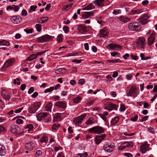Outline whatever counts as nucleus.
Instances as JSON below:
<instances>
[{"label":"nucleus","instance_id":"bb28decb","mask_svg":"<svg viewBox=\"0 0 157 157\" xmlns=\"http://www.w3.org/2000/svg\"><path fill=\"white\" fill-rule=\"evenodd\" d=\"M119 119V117L118 116L115 117L114 118L112 119V120L111 121V124L113 125L116 124L118 121Z\"/></svg>","mask_w":157,"mask_h":157},{"label":"nucleus","instance_id":"a18cd8bd","mask_svg":"<svg viewBox=\"0 0 157 157\" xmlns=\"http://www.w3.org/2000/svg\"><path fill=\"white\" fill-rule=\"evenodd\" d=\"M54 90V87H51L45 90L44 92L45 93L50 92Z\"/></svg>","mask_w":157,"mask_h":157},{"label":"nucleus","instance_id":"6e6552de","mask_svg":"<svg viewBox=\"0 0 157 157\" xmlns=\"http://www.w3.org/2000/svg\"><path fill=\"white\" fill-rule=\"evenodd\" d=\"M137 88L135 86H132L131 87L128 92L127 93V96H136L137 95Z\"/></svg>","mask_w":157,"mask_h":157},{"label":"nucleus","instance_id":"dca6fc26","mask_svg":"<svg viewBox=\"0 0 157 157\" xmlns=\"http://www.w3.org/2000/svg\"><path fill=\"white\" fill-rule=\"evenodd\" d=\"M47 113L40 112L38 113L36 115V118L39 121H40L41 120H44L45 119V117H47Z\"/></svg>","mask_w":157,"mask_h":157},{"label":"nucleus","instance_id":"f03ea898","mask_svg":"<svg viewBox=\"0 0 157 157\" xmlns=\"http://www.w3.org/2000/svg\"><path fill=\"white\" fill-rule=\"evenodd\" d=\"M53 37L48 35H45L38 38L36 41L38 43H44L53 40Z\"/></svg>","mask_w":157,"mask_h":157},{"label":"nucleus","instance_id":"e2e57ef3","mask_svg":"<svg viewBox=\"0 0 157 157\" xmlns=\"http://www.w3.org/2000/svg\"><path fill=\"white\" fill-rule=\"evenodd\" d=\"M34 90V88L33 87H30L29 90L28 91V93L29 94H31L32 93Z\"/></svg>","mask_w":157,"mask_h":157},{"label":"nucleus","instance_id":"9b49d317","mask_svg":"<svg viewBox=\"0 0 157 157\" xmlns=\"http://www.w3.org/2000/svg\"><path fill=\"white\" fill-rule=\"evenodd\" d=\"M1 95L4 99L7 100H9L11 97L10 93L5 90H2L1 92Z\"/></svg>","mask_w":157,"mask_h":157},{"label":"nucleus","instance_id":"c756f323","mask_svg":"<svg viewBox=\"0 0 157 157\" xmlns=\"http://www.w3.org/2000/svg\"><path fill=\"white\" fill-rule=\"evenodd\" d=\"M130 18H127L126 17H121L119 18V20L124 23H126L130 20Z\"/></svg>","mask_w":157,"mask_h":157},{"label":"nucleus","instance_id":"2eb2a0df","mask_svg":"<svg viewBox=\"0 0 157 157\" xmlns=\"http://www.w3.org/2000/svg\"><path fill=\"white\" fill-rule=\"evenodd\" d=\"M105 134L101 135H97L95 138V143L96 144H98L100 143L101 140H103L105 137Z\"/></svg>","mask_w":157,"mask_h":157},{"label":"nucleus","instance_id":"bf43d9fd","mask_svg":"<svg viewBox=\"0 0 157 157\" xmlns=\"http://www.w3.org/2000/svg\"><path fill=\"white\" fill-rule=\"evenodd\" d=\"M119 71V70H118L116 71H115L112 75V77L115 78L118 75V73L117 72Z\"/></svg>","mask_w":157,"mask_h":157},{"label":"nucleus","instance_id":"a878e982","mask_svg":"<svg viewBox=\"0 0 157 157\" xmlns=\"http://www.w3.org/2000/svg\"><path fill=\"white\" fill-rule=\"evenodd\" d=\"M143 12L141 10H132L130 12V14L131 15H134L135 14H139Z\"/></svg>","mask_w":157,"mask_h":157},{"label":"nucleus","instance_id":"ea45409f","mask_svg":"<svg viewBox=\"0 0 157 157\" xmlns=\"http://www.w3.org/2000/svg\"><path fill=\"white\" fill-rule=\"evenodd\" d=\"M86 7L88 9L87 10H90L94 9V7L92 3H90L89 5L86 6Z\"/></svg>","mask_w":157,"mask_h":157},{"label":"nucleus","instance_id":"338daca9","mask_svg":"<svg viewBox=\"0 0 157 157\" xmlns=\"http://www.w3.org/2000/svg\"><path fill=\"white\" fill-rule=\"evenodd\" d=\"M132 75L131 74H128L126 76V78L128 80H130L131 79Z\"/></svg>","mask_w":157,"mask_h":157},{"label":"nucleus","instance_id":"ddd939ff","mask_svg":"<svg viewBox=\"0 0 157 157\" xmlns=\"http://www.w3.org/2000/svg\"><path fill=\"white\" fill-rule=\"evenodd\" d=\"M149 146V145L147 142H145L140 146L141 152L143 153H144L146 151H148Z\"/></svg>","mask_w":157,"mask_h":157},{"label":"nucleus","instance_id":"a19ab883","mask_svg":"<svg viewBox=\"0 0 157 157\" xmlns=\"http://www.w3.org/2000/svg\"><path fill=\"white\" fill-rule=\"evenodd\" d=\"M6 153V149L3 147V148H1L0 149V155L1 156L4 155Z\"/></svg>","mask_w":157,"mask_h":157},{"label":"nucleus","instance_id":"4468645a","mask_svg":"<svg viewBox=\"0 0 157 157\" xmlns=\"http://www.w3.org/2000/svg\"><path fill=\"white\" fill-rule=\"evenodd\" d=\"M149 17L147 14H145L140 18L138 19V21L141 23L142 25L145 24L147 22V19L149 18Z\"/></svg>","mask_w":157,"mask_h":157},{"label":"nucleus","instance_id":"4c0bfd02","mask_svg":"<svg viewBox=\"0 0 157 157\" xmlns=\"http://www.w3.org/2000/svg\"><path fill=\"white\" fill-rule=\"evenodd\" d=\"M35 27L37 31L38 32H40L41 30V25L40 24H36Z\"/></svg>","mask_w":157,"mask_h":157},{"label":"nucleus","instance_id":"4d7b16f0","mask_svg":"<svg viewBox=\"0 0 157 157\" xmlns=\"http://www.w3.org/2000/svg\"><path fill=\"white\" fill-rule=\"evenodd\" d=\"M82 60V59L77 60L76 59H74L72 60V62L76 63H80Z\"/></svg>","mask_w":157,"mask_h":157},{"label":"nucleus","instance_id":"4be33fe9","mask_svg":"<svg viewBox=\"0 0 157 157\" xmlns=\"http://www.w3.org/2000/svg\"><path fill=\"white\" fill-rule=\"evenodd\" d=\"M104 1L105 0H95L93 2L98 6H104Z\"/></svg>","mask_w":157,"mask_h":157},{"label":"nucleus","instance_id":"13d9d810","mask_svg":"<svg viewBox=\"0 0 157 157\" xmlns=\"http://www.w3.org/2000/svg\"><path fill=\"white\" fill-rule=\"evenodd\" d=\"M27 14V12L26 10L25 9H23L21 12V15L24 16H25Z\"/></svg>","mask_w":157,"mask_h":157},{"label":"nucleus","instance_id":"aec40b11","mask_svg":"<svg viewBox=\"0 0 157 157\" xmlns=\"http://www.w3.org/2000/svg\"><path fill=\"white\" fill-rule=\"evenodd\" d=\"M35 147L34 143L32 142H30L27 143L25 145V148L29 151H32L33 150V148Z\"/></svg>","mask_w":157,"mask_h":157},{"label":"nucleus","instance_id":"f8f14e48","mask_svg":"<svg viewBox=\"0 0 157 157\" xmlns=\"http://www.w3.org/2000/svg\"><path fill=\"white\" fill-rule=\"evenodd\" d=\"M11 21L15 24L20 23L22 21V18L19 16H13L11 18Z\"/></svg>","mask_w":157,"mask_h":157},{"label":"nucleus","instance_id":"3c124183","mask_svg":"<svg viewBox=\"0 0 157 157\" xmlns=\"http://www.w3.org/2000/svg\"><path fill=\"white\" fill-rule=\"evenodd\" d=\"M63 30L66 33H67L69 31V28L68 26H64L63 27Z\"/></svg>","mask_w":157,"mask_h":157},{"label":"nucleus","instance_id":"7c9ffc66","mask_svg":"<svg viewBox=\"0 0 157 157\" xmlns=\"http://www.w3.org/2000/svg\"><path fill=\"white\" fill-rule=\"evenodd\" d=\"M52 105V104L50 102L48 103L46 106L45 107V110L48 111H51Z\"/></svg>","mask_w":157,"mask_h":157},{"label":"nucleus","instance_id":"412c9836","mask_svg":"<svg viewBox=\"0 0 157 157\" xmlns=\"http://www.w3.org/2000/svg\"><path fill=\"white\" fill-rule=\"evenodd\" d=\"M14 61V59L12 58L10 59H9L4 64V67H7L11 66L13 64Z\"/></svg>","mask_w":157,"mask_h":157},{"label":"nucleus","instance_id":"680f3d73","mask_svg":"<svg viewBox=\"0 0 157 157\" xmlns=\"http://www.w3.org/2000/svg\"><path fill=\"white\" fill-rule=\"evenodd\" d=\"M5 107V105L4 104L3 102L0 99V109H3V107Z\"/></svg>","mask_w":157,"mask_h":157},{"label":"nucleus","instance_id":"5fc2aeb1","mask_svg":"<svg viewBox=\"0 0 157 157\" xmlns=\"http://www.w3.org/2000/svg\"><path fill=\"white\" fill-rule=\"evenodd\" d=\"M24 30L27 33H33V29H25Z\"/></svg>","mask_w":157,"mask_h":157},{"label":"nucleus","instance_id":"0e129e2a","mask_svg":"<svg viewBox=\"0 0 157 157\" xmlns=\"http://www.w3.org/2000/svg\"><path fill=\"white\" fill-rule=\"evenodd\" d=\"M26 87V85L25 84H23L21 85L20 89L22 90H24L25 89Z\"/></svg>","mask_w":157,"mask_h":157},{"label":"nucleus","instance_id":"c03bdc74","mask_svg":"<svg viewBox=\"0 0 157 157\" xmlns=\"http://www.w3.org/2000/svg\"><path fill=\"white\" fill-rule=\"evenodd\" d=\"M94 123V120L93 119H91V118H90V119H89L88 120H87L86 121V123L87 125H89V124H92Z\"/></svg>","mask_w":157,"mask_h":157},{"label":"nucleus","instance_id":"0eeeda50","mask_svg":"<svg viewBox=\"0 0 157 157\" xmlns=\"http://www.w3.org/2000/svg\"><path fill=\"white\" fill-rule=\"evenodd\" d=\"M114 146L112 145L111 144L107 143L105 144L103 149L105 152L110 153L114 150Z\"/></svg>","mask_w":157,"mask_h":157},{"label":"nucleus","instance_id":"864d4df0","mask_svg":"<svg viewBox=\"0 0 157 157\" xmlns=\"http://www.w3.org/2000/svg\"><path fill=\"white\" fill-rule=\"evenodd\" d=\"M6 131V129L3 126L0 125V134L2 132H4Z\"/></svg>","mask_w":157,"mask_h":157},{"label":"nucleus","instance_id":"09e8293b","mask_svg":"<svg viewBox=\"0 0 157 157\" xmlns=\"http://www.w3.org/2000/svg\"><path fill=\"white\" fill-rule=\"evenodd\" d=\"M138 116L136 115H135L134 117H132L130 119L131 121L135 122L137 121V119L138 118Z\"/></svg>","mask_w":157,"mask_h":157},{"label":"nucleus","instance_id":"37998d69","mask_svg":"<svg viewBox=\"0 0 157 157\" xmlns=\"http://www.w3.org/2000/svg\"><path fill=\"white\" fill-rule=\"evenodd\" d=\"M125 143L128 147H131L133 146V143L132 142H125Z\"/></svg>","mask_w":157,"mask_h":157},{"label":"nucleus","instance_id":"7ed1b4c3","mask_svg":"<svg viewBox=\"0 0 157 157\" xmlns=\"http://www.w3.org/2000/svg\"><path fill=\"white\" fill-rule=\"evenodd\" d=\"M128 28L131 31H138L141 29L140 24L136 22H133L130 23Z\"/></svg>","mask_w":157,"mask_h":157},{"label":"nucleus","instance_id":"423d86ee","mask_svg":"<svg viewBox=\"0 0 157 157\" xmlns=\"http://www.w3.org/2000/svg\"><path fill=\"white\" fill-rule=\"evenodd\" d=\"M10 131L11 132L16 135L20 134V129L19 127L16 125H13L10 126Z\"/></svg>","mask_w":157,"mask_h":157},{"label":"nucleus","instance_id":"49530a36","mask_svg":"<svg viewBox=\"0 0 157 157\" xmlns=\"http://www.w3.org/2000/svg\"><path fill=\"white\" fill-rule=\"evenodd\" d=\"M48 140V137L44 136L40 140L41 142H46Z\"/></svg>","mask_w":157,"mask_h":157},{"label":"nucleus","instance_id":"de8ad7c7","mask_svg":"<svg viewBox=\"0 0 157 157\" xmlns=\"http://www.w3.org/2000/svg\"><path fill=\"white\" fill-rule=\"evenodd\" d=\"M42 152L40 150L37 151L35 155L36 157L42 155Z\"/></svg>","mask_w":157,"mask_h":157},{"label":"nucleus","instance_id":"79ce46f5","mask_svg":"<svg viewBox=\"0 0 157 157\" xmlns=\"http://www.w3.org/2000/svg\"><path fill=\"white\" fill-rule=\"evenodd\" d=\"M63 35L62 34H59L57 37V41L58 42H61L62 41V38Z\"/></svg>","mask_w":157,"mask_h":157},{"label":"nucleus","instance_id":"f257e3e1","mask_svg":"<svg viewBox=\"0 0 157 157\" xmlns=\"http://www.w3.org/2000/svg\"><path fill=\"white\" fill-rule=\"evenodd\" d=\"M88 132L92 133L100 134L104 132L103 128L100 126H96L90 128Z\"/></svg>","mask_w":157,"mask_h":157},{"label":"nucleus","instance_id":"1a4fd4ad","mask_svg":"<svg viewBox=\"0 0 157 157\" xmlns=\"http://www.w3.org/2000/svg\"><path fill=\"white\" fill-rule=\"evenodd\" d=\"M86 114H82L80 116H78L76 118L74 119L73 122L75 124H81L82 123L83 120L86 117Z\"/></svg>","mask_w":157,"mask_h":157},{"label":"nucleus","instance_id":"69168bd1","mask_svg":"<svg viewBox=\"0 0 157 157\" xmlns=\"http://www.w3.org/2000/svg\"><path fill=\"white\" fill-rule=\"evenodd\" d=\"M16 122L18 124H22L23 123V121L21 119H18L16 120Z\"/></svg>","mask_w":157,"mask_h":157},{"label":"nucleus","instance_id":"603ef678","mask_svg":"<svg viewBox=\"0 0 157 157\" xmlns=\"http://www.w3.org/2000/svg\"><path fill=\"white\" fill-rule=\"evenodd\" d=\"M62 68H59L55 71V73L57 74H62Z\"/></svg>","mask_w":157,"mask_h":157},{"label":"nucleus","instance_id":"8fccbe9b","mask_svg":"<svg viewBox=\"0 0 157 157\" xmlns=\"http://www.w3.org/2000/svg\"><path fill=\"white\" fill-rule=\"evenodd\" d=\"M121 11L120 10H114L113 12V13L115 15H117L118 14H119L121 13Z\"/></svg>","mask_w":157,"mask_h":157},{"label":"nucleus","instance_id":"9d476101","mask_svg":"<svg viewBox=\"0 0 157 157\" xmlns=\"http://www.w3.org/2000/svg\"><path fill=\"white\" fill-rule=\"evenodd\" d=\"M155 34L154 32L151 34L150 36L147 39V43L149 46H151L154 43L155 39Z\"/></svg>","mask_w":157,"mask_h":157},{"label":"nucleus","instance_id":"774afa93","mask_svg":"<svg viewBox=\"0 0 157 157\" xmlns=\"http://www.w3.org/2000/svg\"><path fill=\"white\" fill-rule=\"evenodd\" d=\"M124 155L125 156L127 157H132V154L129 153H124Z\"/></svg>","mask_w":157,"mask_h":157},{"label":"nucleus","instance_id":"b1692460","mask_svg":"<svg viewBox=\"0 0 157 157\" xmlns=\"http://www.w3.org/2000/svg\"><path fill=\"white\" fill-rule=\"evenodd\" d=\"M108 47L112 49H117V48H121V47L119 45L114 44H109Z\"/></svg>","mask_w":157,"mask_h":157},{"label":"nucleus","instance_id":"39448f33","mask_svg":"<svg viewBox=\"0 0 157 157\" xmlns=\"http://www.w3.org/2000/svg\"><path fill=\"white\" fill-rule=\"evenodd\" d=\"M145 41V38L142 37H140L137 39L136 42L137 45L140 48L144 49L146 45Z\"/></svg>","mask_w":157,"mask_h":157},{"label":"nucleus","instance_id":"20e7f679","mask_svg":"<svg viewBox=\"0 0 157 157\" xmlns=\"http://www.w3.org/2000/svg\"><path fill=\"white\" fill-rule=\"evenodd\" d=\"M40 106V104L39 103L36 102L32 104L29 107L28 111L29 113H34Z\"/></svg>","mask_w":157,"mask_h":157},{"label":"nucleus","instance_id":"393cba45","mask_svg":"<svg viewBox=\"0 0 157 157\" xmlns=\"http://www.w3.org/2000/svg\"><path fill=\"white\" fill-rule=\"evenodd\" d=\"M94 13L91 12H85L82 15V17L83 19L88 18L90 16L93 15Z\"/></svg>","mask_w":157,"mask_h":157},{"label":"nucleus","instance_id":"2f4dec72","mask_svg":"<svg viewBox=\"0 0 157 157\" xmlns=\"http://www.w3.org/2000/svg\"><path fill=\"white\" fill-rule=\"evenodd\" d=\"M0 45H6L9 46L10 45V43L8 41L5 40H3L0 41Z\"/></svg>","mask_w":157,"mask_h":157},{"label":"nucleus","instance_id":"473e14b6","mask_svg":"<svg viewBox=\"0 0 157 157\" xmlns=\"http://www.w3.org/2000/svg\"><path fill=\"white\" fill-rule=\"evenodd\" d=\"M82 99L81 97L78 96L77 97L73 100V102L74 103H78L79 102L81 101Z\"/></svg>","mask_w":157,"mask_h":157},{"label":"nucleus","instance_id":"c9c22d12","mask_svg":"<svg viewBox=\"0 0 157 157\" xmlns=\"http://www.w3.org/2000/svg\"><path fill=\"white\" fill-rule=\"evenodd\" d=\"M60 126V124L58 123H56L52 126V128L53 130H57Z\"/></svg>","mask_w":157,"mask_h":157},{"label":"nucleus","instance_id":"6ab92c4d","mask_svg":"<svg viewBox=\"0 0 157 157\" xmlns=\"http://www.w3.org/2000/svg\"><path fill=\"white\" fill-rule=\"evenodd\" d=\"M78 31L81 33H84L87 32V28L83 25H78Z\"/></svg>","mask_w":157,"mask_h":157},{"label":"nucleus","instance_id":"c85d7f7f","mask_svg":"<svg viewBox=\"0 0 157 157\" xmlns=\"http://www.w3.org/2000/svg\"><path fill=\"white\" fill-rule=\"evenodd\" d=\"M33 126L32 124H28L24 128L26 130V131H27L28 132L32 130L33 129Z\"/></svg>","mask_w":157,"mask_h":157},{"label":"nucleus","instance_id":"e433bc0d","mask_svg":"<svg viewBox=\"0 0 157 157\" xmlns=\"http://www.w3.org/2000/svg\"><path fill=\"white\" fill-rule=\"evenodd\" d=\"M37 8L36 6H31L30 7V9L28 11L29 13H31L33 12V11H34L36 10V9Z\"/></svg>","mask_w":157,"mask_h":157},{"label":"nucleus","instance_id":"052dcab7","mask_svg":"<svg viewBox=\"0 0 157 157\" xmlns=\"http://www.w3.org/2000/svg\"><path fill=\"white\" fill-rule=\"evenodd\" d=\"M148 130L149 132L152 133L154 134L155 133V131L154 129L152 128L149 127L148 128Z\"/></svg>","mask_w":157,"mask_h":157},{"label":"nucleus","instance_id":"5701e85b","mask_svg":"<svg viewBox=\"0 0 157 157\" xmlns=\"http://www.w3.org/2000/svg\"><path fill=\"white\" fill-rule=\"evenodd\" d=\"M48 19V18L47 17H41L37 19V22L38 23L43 24L46 22Z\"/></svg>","mask_w":157,"mask_h":157},{"label":"nucleus","instance_id":"a211bd4d","mask_svg":"<svg viewBox=\"0 0 157 157\" xmlns=\"http://www.w3.org/2000/svg\"><path fill=\"white\" fill-rule=\"evenodd\" d=\"M100 37H105L108 36V32L106 29H103L101 30L98 34Z\"/></svg>","mask_w":157,"mask_h":157},{"label":"nucleus","instance_id":"6e6d98bb","mask_svg":"<svg viewBox=\"0 0 157 157\" xmlns=\"http://www.w3.org/2000/svg\"><path fill=\"white\" fill-rule=\"evenodd\" d=\"M148 116H145L142 117V119L140 120V122H142L144 121H146L147 120Z\"/></svg>","mask_w":157,"mask_h":157},{"label":"nucleus","instance_id":"58836bf2","mask_svg":"<svg viewBox=\"0 0 157 157\" xmlns=\"http://www.w3.org/2000/svg\"><path fill=\"white\" fill-rule=\"evenodd\" d=\"M44 122H49L51 121V118L50 115L47 114V117H45V119H44Z\"/></svg>","mask_w":157,"mask_h":157},{"label":"nucleus","instance_id":"f3484780","mask_svg":"<svg viewBox=\"0 0 157 157\" xmlns=\"http://www.w3.org/2000/svg\"><path fill=\"white\" fill-rule=\"evenodd\" d=\"M55 105L56 106L61 108L62 109H65L67 106L66 103L63 101H57Z\"/></svg>","mask_w":157,"mask_h":157},{"label":"nucleus","instance_id":"f704fd0d","mask_svg":"<svg viewBox=\"0 0 157 157\" xmlns=\"http://www.w3.org/2000/svg\"><path fill=\"white\" fill-rule=\"evenodd\" d=\"M36 58V55H35V54H33L28 57L27 59L29 61H31L32 60L35 59Z\"/></svg>","mask_w":157,"mask_h":157},{"label":"nucleus","instance_id":"72a5a7b5","mask_svg":"<svg viewBox=\"0 0 157 157\" xmlns=\"http://www.w3.org/2000/svg\"><path fill=\"white\" fill-rule=\"evenodd\" d=\"M109 109L110 110H112L113 109L117 110V107L116 105L112 103H110L109 104Z\"/></svg>","mask_w":157,"mask_h":157},{"label":"nucleus","instance_id":"cd10ccee","mask_svg":"<svg viewBox=\"0 0 157 157\" xmlns=\"http://www.w3.org/2000/svg\"><path fill=\"white\" fill-rule=\"evenodd\" d=\"M73 5L72 3H71L64 6L62 8V10L63 11L68 10L72 7Z\"/></svg>","mask_w":157,"mask_h":157}]
</instances>
